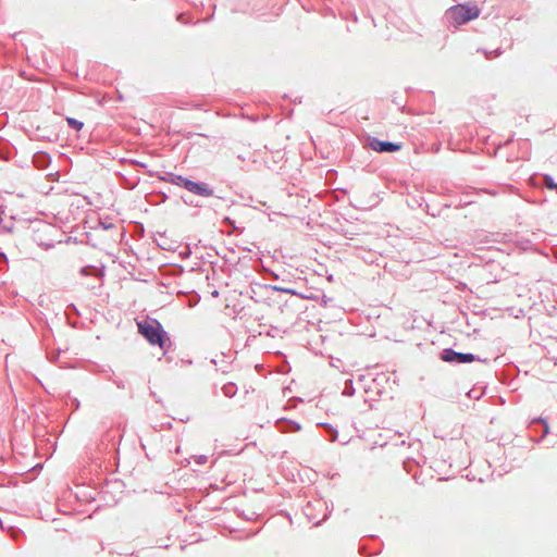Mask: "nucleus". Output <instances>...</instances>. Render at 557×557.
I'll return each mask as SVG.
<instances>
[{
    "label": "nucleus",
    "mask_w": 557,
    "mask_h": 557,
    "mask_svg": "<svg viewBox=\"0 0 557 557\" xmlns=\"http://www.w3.org/2000/svg\"><path fill=\"white\" fill-rule=\"evenodd\" d=\"M545 186L549 189H555L557 187V184L554 182L553 177L549 175L544 176Z\"/></svg>",
    "instance_id": "obj_7"
},
{
    "label": "nucleus",
    "mask_w": 557,
    "mask_h": 557,
    "mask_svg": "<svg viewBox=\"0 0 557 557\" xmlns=\"http://www.w3.org/2000/svg\"><path fill=\"white\" fill-rule=\"evenodd\" d=\"M66 122H67V124H69L72 128H74V129H76V131H81V129L83 128V126H84V123H83V122L77 121V120H75V119H73V117H66Z\"/></svg>",
    "instance_id": "obj_6"
},
{
    "label": "nucleus",
    "mask_w": 557,
    "mask_h": 557,
    "mask_svg": "<svg viewBox=\"0 0 557 557\" xmlns=\"http://www.w3.org/2000/svg\"><path fill=\"white\" fill-rule=\"evenodd\" d=\"M171 183L200 197L209 198L213 196V189L203 182H195L187 177L176 175L172 177Z\"/></svg>",
    "instance_id": "obj_3"
},
{
    "label": "nucleus",
    "mask_w": 557,
    "mask_h": 557,
    "mask_svg": "<svg viewBox=\"0 0 557 557\" xmlns=\"http://www.w3.org/2000/svg\"><path fill=\"white\" fill-rule=\"evenodd\" d=\"M479 14L476 5L458 4L447 11V18L454 25H461L476 18Z\"/></svg>",
    "instance_id": "obj_2"
},
{
    "label": "nucleus",
    "mask_w": 557,
    "mask_h": 557,
    "mask_svg": "<svg viewBox=\"0 0 557 557\" xmlns=\"http://www.w3.org/2000/svg\"><path fill=\"white\" fill-rule=\"evenodd\" d=\"M139 333L151 344L163 347L166 335L161 324L156 320L137 322Z\"/></svg>",
    "instance_id": "obj_1"
},
{
    "label": "nucleus",
    "mask_w": 557,
    "mask_h": 557,
    "mask_svg": "<svg viewBox=\"0 0 557 557\" xmlns=\"http://www.w3.org/2000/svg\"><path fill=\"white\" fill-rule=\"evenodd\" d=\"M441 358L446 362L456 361L459 363L473 362L474 360H476L475 356L472 354L456 352L453 349L443 350Z\"/></svg>",
    "instance_id": "obj_4"
},
{
    "label": "nucleus",
    "mask_w": 557,
    "mask_h": 557,
    "mask_svg": "<svg viewBox=\"0 0 557 557\" xmlns=\"http://www.w3.org/2000/svg\"><path fill=\"white\" fill-rule=\"evenodd\" d=\"M369 147L372 150L377 151V152H395V151L400 150L401 145L394 144L391 141H381L376 138H372L369 141Z\"/></svg>",
    "instance_id": "obj_5"
}]
</instances>
